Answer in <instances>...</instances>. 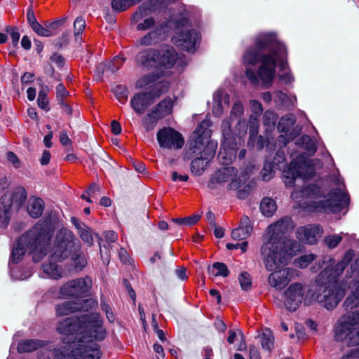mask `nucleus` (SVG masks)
<instances>
[{
	"mask_svg": "<svg viewBox=\"0 0 359 359\" xmlns=\"http://www.w3.org/2000/svg\"><path fill=\"white\" fill-rule=\"evenodd\" d=\"M346 342L348 346L359 345V327L353 328Z\"/></svg>",
	"mask_w": 359,
	"mask_h": 359,
	"instance_id": "obj_54",
	"label": "nucleus"
},
{
	"mask_svg": "<svg viewBox=\"0 0 359 359\" xmlns=\"http://www.w3.org/2000/svg\"><path fill=\"white\" fill-rule=\"evenodd\" d=\"M221 128L224 140L217 158L222 164L229 165L236 159L242 138L240 133L237 135L232 131L229 121H223Z\"/></svg>",
	"mask_w": 359,
	"mask_h": 359,
	"instance_id": "obj_10",
	"label": "nucleus"
},
{
	"mask_svg": "<svg viewBox=\"0 0 359 359\" xmlns=\"http://www.w3.org/2000/svg\"><path fill=\"white\" fill-rule=\"evenodd\" d=\"M277 121L276 114L271 111H266L263 114L262 121L263 124L267 127L266 130L273 129Z\"/></svg>",
	"mask_w": 359,
	"mask_h": 359,
	"instance_id": "obj_43",
	"label": "nucleus"
},
{
	"mask_svg": "<svg viewBox=\"0 0 359 359\" xmlns=\"http://www.w3.org/2000/svg\"><path fill=\"white\" fill-rule=\"evenodd\" d=\"M238 280H239L241 287L243 290L247 291V290L251 289V287H252L251 277L248 272L243 271V272L241 273V274L238 276Z\"/></svg>",
	"mask_w": 359,
	"mask_h": 359,
	"instance_id": "obj_48",
	"label": "nucleus"
},
{
	"mask_svg": "<svg viewBox=\"0 0 359 359\" xmlns=\"http://www.w3.org/2000/svg\"><path fill=\"white\" fill-rule=\"evenodd\" d=\"M74 246L71 248V259L76 270L81 271L87 264V259L84 254L81 251L79 243H76L73 239Z\"/></svg>",
	"mask_w": 359,
	"mask_h": 359,
	"instance_id": "obj_30",
	"label": "nucleus"
},
{
	"mask_svg": "<svg viewBox=\"0 0 359 359\" xmlns=\"http://www.w3.org/2000/svg\"><path fill=\"white\" fill-rule=\"evenodd\" d=\"M294 227L292 218L286 216L267 228L261 247V254L268 271L276 269L278 263L287 264L301 250L302 245L297 241L283 239L284 234Z\"/></svg>",
	"mask_w": 359,
	"mask_h": 359,
	"instance_id": "obj_3",
	"label": "nucleus"
},
{
	"mask_svg": "<svg viewBox=\"0 0 359 359\" xmlns=\"http://www.w3.org/2000/svg\"><path fill=\"white\" fill-rule=\"evenodd\" d=\"M7 32L11 35L13 44L15 46L18 45L20 39V34L16 27H9L7 29Z\"/></svg>",
	"mask_w": 359,
	"mask_h": 359,
	"instance_id": "obj_58",
	"label": "nucleus"
},
{
	"mask_svg": "<svg viewBox=\"0 0 359 359\" xmlns=\"http://www.w3.org/2000/svg\"><path fill=\"white\" fill-rule=\"evenodd\" d=\"M60 142L63 146H66V151L72 149V142L69 139L66 131H62L60 134Z\"/></svg>",
	"mask_w": 359,
	"mask_h": 359,
	"instance_id": "obj_56",
	"label": "nucleus"
},
{
	"mask_svg": "<svg viewBox=\"0 0 359 359\" xmlns=\"http://www.w3.org/2000/svg\"><path fill=\"white\" fill-rule=\"evenodd\" d=\"M347 265V262L344 260L337 263L333 268L325 269L320 273V276L321 277L327 276L328 278V281L326 283H324L323 284H318V285H336L337 288L344 292V290L341 288L336 282V278L344 271L346 266ZM345 294V292H344V295Z\"/></svg>",
	"mask_w": 359,
	"mask_h": 359,
	"instance_id": "obj_25",
	"label": "nucleus"
},
{
	"mask_svg": "<svg viewBox=\"0 0 359 359\" xmlns=\"http://www.w3.org/2000/svg\"><path fill=\"white\" fill-rule=\"evenodd\" d=\"M94 305V302L89 299H79L76 302L67 301L55 307L56 314L58 316L69 315L79 311H88Z\"/></svg>",
	"mask_w": 359,
	"mask_h": 359,
	"instance_id": "obj_19",
	"label": "nucleus"
},
{
	"mask_svg": "<svg viewBox=\"0 0 359 359\" xmlns=\"http://www.w3.org/2000/svg\"><path fill=\"white\" fill-rule=\"evenodd\" d=\"M153 101L151 94L147 93H139L135 94L130 100V105L133 110L139 114H142L146 109L151 104Z\"/></svg>",
	"mask_w": 359,
	"mask_h": 359,
	"instance_id": "obj_26",
	"label": "nucleus"
},
{
	"mask_svg": "<svg viewBox=\"0 0 359 359\" xmlns=\"http://www.w3.org/2000/svg\"><path fill=\"white\" fill-rule=\"evenodd\" d=\"M259 129V120L258 118L251 115L249 118V140L248 144H250L251 142L253 141V138L257 137V135L258 134Z\"/></svg>",
	"mask_w": 359,
	"mask_h": 359,
	"instance_id": "obj_41",
	"label": "nucleus"
},
{
	"mask_svg": "<svg viewBox=\"0 0 359 359\" xmlns=\"http://www.w3.org/2000/svg\"><path fill=\"white\" fill-rule=\"evenodd\" d=\"M273 165L271 163H265L261 171V177L263 181L267 182L273 177Z\"/></svg>",
	"mask_w": 359,
	"mask_h": 359,
	"instance_id": "obj_52",
	"label": "nucleus"
},
{
	"mask_svg": "<svg viewBox=\"0 0 359 359\" xmlns=\"http://www.w3.org/2000/svg\"><path fill=\"white\" fill-rule=\"evenodd\" d=\"M342 238L339 235H332L325 237V241L330 248H334L341 242Z\"/></svg>",
	"mask_w": 359,
	"mask_h": 359,
	"instance_id": "obj_55",
	"label": "nucleus"
},
{
	"mask_svg": "<svg viewBox=\"0 0 359 359\" xmlns=\"http://www.w3.org/2000/svg\"><path fill=\"white\" fill-rule=\"evenodd\" d=\"M133 5L132 0H112L111 1L112 9L118 12L124 11Z\"/></svg>",
	"mask_w": 359,
	"mask_h": 359,
	"instance_id": "obj_46",
	"label": "nucleus"
},
{
	"mask_svg": "<svg viewBox=\"0 0 359 359\" xmlns=\"http://www.w3.org/2000/svg\"><path fill=\"white\" fill-rule=\"evenodd\" d=\"M252 231L250 218L248 216H243L239 226L232 231L231 237L236 241L245 240L250 236Z\"/></svg>",
	"mask_w": 359,
	"mask_h": 359,
	"instance_id": "obj_27",
	"label": "nucleus"
},
{
	"mask_svg": "<svg viewBox=\"0 0 359 359\" xmlns=\"http://www.w3.org/2000/svg\"><path fill=\"white\" fill-rule=\"evenodd\" d=\"M32 29L34 32H35L38 35L41 36L48 37L52 35V32L47 27L45 28L42 25H41L39 22H36L32 27Z\"/></svg>",
	"mask_w": 359,
	"mask_h": 359,
	"instance_id": "obj_53",
	"label": "nucleus"
},
{
	"mask_svg": "<svg viewBox=\"0 0 359 359\" xmlns=\"http://www.w3.org/2000/svg\"><path fill=\"white\" fill-rule=\"evenodd\" d=\"M86 27V22L82 17L76 18L74 22V36L76 40H78L79 36L82 34Z\"/></svg>",
	"mask_w": 359,
	"mask_h": 359,
	"instance_id": "obj_50",
	"label": "nucleus"
},
{
	"mask_svg": "<svg viewBox=\"0 0 359 359\" xmlns=\"http://www.w3.org/2000/svg\"><path fill=\"white\" fill-rule=\"evenodd\" d=\"M295 144L304 149L309 156H312L316 151L317 147L314 141L307 135H304L296 140Z\"/></svg>",
	"mask_w": 359,
	"mask_h": 359,
	"instance_id": "obj_33",
	"label": "nucleus"
},
{
	"mask_svg": "<svg viewBox=\"0 0 359 359\" xmlns=\"http://www.w3.org/2000/svg\"><path fill=\"white\" fill-rule=\"evenodd\" d=\"M113 92L120 103L125 104L127 102L129 92L125 86L121 85L116 86L113 89Z\"/></svg>",
	"mask_w": 359,
	"mask_h": 359,
	"instance_id": "obj_44",
	"label": "nucleus"
},
{
	"mask_svg": "<svg viewBox=\"0 0 359 359\" xmlns=\"http://www.w3.org/2000/svg\"><path fill=\"white\" fill-rule=\"evenodd\" d=\"M38 105L40 108L45 111H48L50 109L48 107V100L47 98L46 93L41 90L39 93V96L37 99Z\"/></svg>",
	"mask_w": 359,
	"mask_h": 359,
	"instance_id": "obj_51",
	"label": "nucleus"
},
{
	"mask_svg": "<svg viewBox=\"0 0 359 359\" xmlns=\"http://www.w3.org/2000/svg\"><path fill=\"white\" fill-rule=\"evenodd\" d=\"M160 78L158 73L151 72L144 74L136 81V87L138 88H147L156 82Z\"/></svg>",
	"mask_w": 359,
	"mask_h": 359,
	"instance_id": "obj_35",
	"label": "nucleus"
},
{
	"mask_svg": "<svg viewBox=\"0 0 359 359\" xmlns=\"http://www.w3.org/2000/svg\"><path fill=\"white\" fill-rule=\"evenodd\" d=\"M56 95L58 100H64L69 95V92L62 83H60L56 87Z\"/></svg>",
	"mask_w": 359,
	"mask_h": 359,
	"instance_id": "obj_57",
	"label": "nucleus"
},
{
	"mask_svg": "<svg viewBox=\"0 0 359 359\" xmlns=\"http://www.w3.org/2000/svg\"><path fill=\"white\" fill-rule=\"evenodd\" d=\"M320 188L316 184H308L301 189H295L292 192V197L296 199L300 198H320L322 196Z\"/></svg>",
	"mask_w": 359,
	"mask_h": 359,
	"instance_id": "obj_28",
	"label": "nucleus"
},
{
	"mask_svg": "<svg viewBox=\"0 0 359 359\" xmlns=\"http://www.w3.org/2000/svg\"><path fill=\"white\" fill-rule=\"evenodd\" d=\"M57 330L66 337L69 344L53 348V359H100L102 351L97 341L107 336L103 320L99 313H86L76 318H67L60 322Z\"/></svg>",
	"mask_w": 359,
	"mask_h": 359,
	"instance_id": "obj_1",
	"label": "nucleus"
},
{
	"mask_svg": "<svg viewBox=\"0 0 359 359\" xmlns=\"http://www.w3.org/2000/svg\"><path fill=\"white\" fill-rule=\"evenodd\" d=\"M74 234L72 231L63 228L60 230L56 237V246L53 253L48 257V262L41 265L43 271L53 279H59L62 277L61 269L56 264L67 258L71 252V248L74 246Z\"/></svg>",
	"mask_w": 359,
	"mask_h": 359,
	"instance_id": "obj_6",
	"label": "nucleus"
},
{
	"mask_svg": "<svg viewBox=\"0 0 359 359\" xmlns=\"http://www.w3.org/2000/svg\"><path fill=\"white\" fill-rule=\"evenodd\" d=\"M169 89V83L165 81H161L155 83L152 88L148 92L151 94L152 99L159 97L163 93L167 92Z\"/></svg>",
	"mask_w": 359,
	"mask_h": 359,
	"instance_id": "obj_36",
	"label": "nucleus"
},
{
	"mask_svg": "<svg viewBox=\"0 0 359 359\" xmlns=\"http://www.w3.org/2000/svg\"><path fill=\"white\" fill-rule=\"evenodd\" d=\"M342 187L332 190L325 200L313 201L311 206L314 210L323 212H339L349 204V196L345 192Z\"/></svg>",
	"mask_w": 359,
	"mask_h": 359,
	"instance_id": "obj_12",
	"label": "nucleus"
},
{
	"mask_svg": "<svg viewBox=\"0 0 359 359\" xmlns=\"http://www.w3.org/2000/svg\"><path fill=\"white\" fill-rule=\"evenodd\" d=\"M124 62L125 58L123 56L116 55L109 62L108 69L111 72H115L122 67Z\"/></svg>",
	"mask_w": 359,
	"mask_h": 359,
	"instance_id": "obj_49",
	"label": "nucleus"
},
{
	"mask_svg": "<svg viewBox=\"0 0 359 359\" xmlns=\"http://www.w3.org/2000/svg\"><path fill=\"white\" fill-rule=\"evenodd\" d=\"M343 316L337 323L334 327V339L338 341H347L353 327L348 321L343 323Z\"/></svg>",
	"mask_w": 359,
	"mask_h": 359,
	"instance_id": "obj_29",
	"label": "nucleus"
},
{
	"mask_svg": "<svg viewBox=\"0 0 359 359\" xmlns=\"http://www.w3.org/2000/svg\"><path fill=\"white\" fill-rule=\"evenodd\" d=\"M190 21L187 18H181L175 22L176 33L172 41L184 50L194 52L200 41V35L196 29L190 28Z\"/></svg>",
	"mask_w": 359,
	"mask_h": 359,
	"instance_id": "obj_11",
	"label": "nucleus"
},
{
	"mask_svg": "<svg viewBox=\"0 0 359 359\" xmlns=\"http://www.w3.org/2000/svg\"><path fill=\"white\" fill-rule=\"evenodd\" d=\"M156 64L158 67L165 69L172 68L177 60V53L174 48L170 46L156 49Z\"/></svg>",
	"mask_w": 359,
	"mask_h": 359,
	"instance_id": "obj_22",
	"label": "nucleus"
},
{
	"mask_svg": "<svg viewBox=\"0 0 359 359\" xmlns=\"http://www.w3.org/2000/svg\"><path fill=\"white\" fill-rule=\"evenodd\" d=\"M217 147V142H208L200 152L193 153L188 149L185 154V158L189 159L196 157L191 163V172L196 175H201L205 170L208 164L215 157Z\"/></svg>",
	"mask_w": 359,
	"mask_h": 359,
	"instance_id": "obj_13",
	"label": "nucleus"
},
{
	"mask_svg": "<svg viewBox=\"0 0 359 359\" xmlns=\"http://www.w3.org/2000/svg\"><path fill=\"white\" fill-rule=\"evenodd\" d=\"M156 49L148 48L139 52L135 60L137 67L144 70L157 67Z\"/></svg>",
	"mask_w": 359,
	"mask_h": 359,
	"instance_id": "obj_23",
	"label": "nucleus"
},
{
	"mask_svg": "<svg viewBox=\"0 0 359 359\" xmlns=\"http://www.w3.org/2000/svg\"><path fill=\"white\" fill-rule=\"evenodd\" d=\"M210 126L211 121L207 118L198 125L189 140V150L191 151L198 153L208 142H215L212 140H210L211 135Z\"/></svg>",
	"mask_w": 359,
	"mask_h": 359,
	"instance_id": "obj_14",
	"label": "nucleus"
},
{
	"mask_svg": "<svg viewBox=\"0 0 359 359\" xmlns=\"http://www.w3.org/2000/svg\"><path fill=\"white\" fill-rule=\"evenodd\" d=\"M6 157L8 161L13 164L15 168L20 167V161L18 156L12 151L7 152Z\"/></svg>",
	"mask_w": 359,
	"mask_h": 359,
	"instance_id": "obj_60",
	"label": "nucleus"
},
{
	"mask_svg": "<svg viewBox=\"0 0 359 359\" xmlns=\"http://www.w3.org/2000/svg\"><path fill=\"white\" fill-rule=\"evenodd\" d=\"M314 174L315 168L311 160L303 154L294 158L289 167L283 172L286 187L294 186L297 180L304 182L305 180L311 178Z\"/></svg>",
	"mask_w": 359,
	"mask_h": 359,
	"instance_id": "obj_8",
	"label": "nucleus"
},
{
	"mask_svg": "<svg viewBox=\"0 0 359 359\" xmlns=\"http://www.w3.org/2000/svg\"><path fill=\"white\" fill-rule=\"evenodd\" d=\"M208 273L214 276L227 277L229 271L225 264L222 262H215L212 267L208 268Z\"/></svg>",
	"mask_w": 359,
	"mask_h": 359,
	"instance_id": "obj_38",
	"label": "nucleus"
},
{
	"mask_svg": "<svg viewBox=\"0 0 359 359\" xmlns=\"http://www.w3.org/2000/svg\"><path fill=\"white\" fill-rule=\"evenodd\" d=\"M285 45L280 43L273 33H265L257 36L255 39V47L248 48L243 60L248 65H255L260 63L257 72L248 68L245 74L250 83L257 85L262 81L265 88L269 87L276 75L277 62H280V68L285 70L287 64L283 57L286 55Z\"/></svg>",
	"mask_w": 359,
	"mask_h": 359,
	"instance_id": "obj_2",
	"label": "nucleus"
},
{
	"mask_svg": "<svg viewBox=\"0 0 359 359\" xmlns=\"http://www.w3.org/2000/svg\"><path fill=\"white\" fill-rule=\"evenodd\" d=\"M92 287V280L89 276L68 281L60 287V294L65 297H85Z\"/></svg>",
	"mask_w": 359,
	"mask_h": 359,
	"instance_id": "obj_15",
	"label": "nucleus"
},
{
	"mask_svg": "<svg viewBox=\"0 0 359 359\" xmlns=\"http://www.w3.org/2000/svg\"><path fill=\"white\" fill-rule=\"evenodd\" d=\"M316 258L313 254L304 255L294 260L295 266L304 269L307 267Z\"/></svg>",
	"mask_w": 359,
	"mask_h": 359,
	"instance_id": "obj_47",
	"label": "nucleus"
},
{
	"mask_svg": "<svg viewBox=\"0 0 359 359\" xmlns=\"http://www.w3.org/2000/svg\"><path fill=\"white\" fill-rule=\"evenodd\" d=\"M200 219L199 215H192L187 217H184V224L187 226H192L196 224Z\"/></svg>",
	"mask_w": 359,
	"mask_h": 359,
	"instance_id": "obj_62",
	"label": "nucleus"
},
{
	"mask_svg": "<svg viewBox=\"0 0 359 359\" xmlns=\"http://www.w3.org/2000/svg\"><path fill=\"white\" fill-rule=\"evenodd\" d=\"M150 13V8L144 4L139 6L138 10L132 18V22L137 24L136 29L138 31H147L154 28L141 39L140 43L142 46H151L156 43L161 35V29L154 27L156 21L153 17H149Z\"/></svg>",
	"mask_w": 359,
	"mask_h": 359,
	"instance_id": "obj_9",
	"label": "nucleus"
},
{
	"mask_svg": "<svg viewBox=\"0 0 359 359\" xmlns=\"http://www.w3.org/2000/svg\"><path fill=\"white\" fill-rule=\"evenodd\" d=\"M323 233V230L319 224H309L297 228L296 237L299 241L313 245L316 243L317 239L322 236Z\"/></svg>",
	"mask_w": 359,
	"mask_h": 359,
	"instance_id": "obj_21",
	"label": "nucleus"
},
{
	"mask_svg": "<svg viewBox=\"0 0 359 359\" xmlns=\"http://www.w3.org/2000/svg\"><path fill=\"white\" fill-rule=\"evenodd\" d=\"M248 146H252V147H256L257 149L260 150L264 147V142L262 136H257V137L253 138V141Z\"/></svg>",
	"mask_w": 359,
	"mask_h": 359,
	"instance_id": "obj_61",
	"label": "nucleus"
},
{
	"mask_svg": "<svg viewBox=\"0 0 359 359\" xmlns=\"http://www.w3.org/2000/svg\"><path fill=\"white\" fill-rule=\"evenodd\" d=\"M172 101L171 98L166 97L161 101L145 117L144 127L149 131L154 128L158 120L170 114L172 110Z\"/></svg>",
	"mask_w": 359,
	"mask_h": 359,
	"instance_id": "obj_16",
	"label": "nucleus"
},
{
	"mask_svg": "<svg viewBox=\"0 0 359 359\" xmlns=\"http://www.w3.org/2000/svg\"><path fill=\"white\" fill-rule=\"evenodd\" d=\"M284 304L290 311H296L304 303L309 306L314 302L323 304L327 310L334 309L344 297V292L334 285L316 284L306 290L300 283L291 284L284 292Z\"/></svg>",
	"mask_w": 359,
	"mask_h": 359,
	"instance_id": "obj_4",
	"label": "nucleus"
},
{
	"mask_svg": "<svg viewBox=\"0 0 359 359\" xmlns=\"http://www.w3.org/2000/svg\"><path fill=\"white\" fill-rule=\"evenodd\" d=\"M34 74L30 72H25L21 76V83L22 84L29 83L34 81Z\"/></svg>",
	"mask_w": 359,
	"mask_h": 359,
	"instance_id": "obj_63",
	"label": "nucleus"
},
{
	"mask_svg": "<svg viewBox=\"0 0 359 359\" xmlns=\"http://www.w3.org/2000/svg\"><path fill=\"white\" fill-rule=\"evenodd\" d=\"M280 264L285 265L286 264L278 263V267L273 271L268 278V283L272 287L277 290L283 289L290 282V276L294 273L295 270L291 268H285L280 270H276L279 268Z\"/></svg>",
	"mask_w": 359,
	"mask_h": 359,
	"instance_id": "obj_20",
	"label": "nucleus"
},
{
	"mask_svg": "<svg viewBox=\"0 0 359 359\" xmlns=\"http://www.w3.org/2000/svg\"><path fill=\"white\" fill-rule=\"evenodd\" d=\"M250 359H261L259 352L257 347L250 346L249 348Z\"/></svg>",
	"mask_w": 359,
	"mask_h": 359,
	"instance_id": "obj_64",
	"label": "nucleus"
},
{
	"mask_svg": "<svg viewBox=\"0 0 359 359\" xmlns=\"http://www.w3.org/2000/svg\"><path fill=\"white\" fill-rule=\"evenodd\" d=\"M229 182L227 188L229 190H237V196L241 199L245 198L251 191L250 184L244 185L241 177H238V170L234 167H226L217 170L208 182L210 189H215L217 184Z\"/></svg>",
	"mask_w": 359,
	"mask_h": 359,
	"instance_id": "obj_7",
	"label": "nucleus"
},
{
	"mask_svg": "<svg viewBox=\"0 0 359 359\" xmlns=\"http://www.w3.org/2000/svg\"><path fill=\"white\" fill-rule=\"evenodd\" d=\"M27 201V191L23 187H18L15 189L12 196L11 205H16L18 208L22 207Z\"/></svg>",
	"mask_w": 359,
	"mask_h": 359,
	"instance_id": "obj_37",
	"label": "nucleus"
},
{
	"mask_svg": "<svg viewBox=\"0 0 359 359\" xmlns=\"http://www.w3.org/2000/svg\"><path fill=\"white\" fill-rule=\"evenodd\" d=\"M261 344L264 349L270 351L274 346L273 337L269 330H266L261 335Z\"/></svg>",
	"mask_w": 359,
	"mask_h": 359,
	"instance_id": "obj_42",
	"label": "nucleus"
},
{
	"mask_svg": "<svg viewBox=\"0 0 359 359\" xmlns=\"http://www.w3.org/2000/svg\"><path fill=\"white\" fill-rule=\"evenodd\" d=\"M44 210V202L39 197L32 196L29 200L27 212L33 218H39Z\"/></svg>",
	"mask_w": 359,
	"mask_h": 359,
	"instance_id": "obj_32",
	"label": "nucleus"
},
{
	"mask_svg": "<svg viewBox=\"0 0 359 359\" xmlns=\"http://www.w3.org/2000/svg\"><path fill=\"white\" fill-rule=\"evenodd\" d=\"M157 140L161 147L170 149H181L184 142L182 135L170 127L161 129L157 133Z\"/></svg>",
	"mask_w": 359,
	"mask_h": 359,
	"instance_id": "obj_18",
	"label": "nucleus"
},
{
	"mask_svg": "<svg viewBox=\"0 0 359 359\" xmlns=\"http://www.w3.org/2000/svg\"><path fill=\"white\" fill-rule=\"evenodd\" d=\"M78 233L83 242L88 243L90 246L93 244V238L90 227L86 225L83 226L78 230Z\"/></svg>",
	"mask_w": 359,
	"mask_h": 359,
	"instance_id": "obj_45",
	"label": "nucleus"
},
{
	"mask_svg": "<svg viewBox=\"0 0 359 359\" xmlns=\"http://www.w3.org/2000/svg\"><path fill=\"white\" fill-rule=\"evenodd\" d=\"M243 113V104L240 102H236L231 109V117H232L233 116H234L236 117L240 116L242 115Z\"/></svg>",
	"mask_w": 359,
	"mask_h": 359,
	"instance_id": "obj_59",
	"label": "nucleus"
},
{
	"mask_svg": "<svg viewBox=\"0 0 359 359\" xmlns=\"http://www.w3.org/2000/svg\"><path fill=\"white\" fill-rule=\"evenodd\" d=\"M11 203L8 201L4 203V198L0 201V224L6 225L10 219Z\"/></svg>",
	"mask_w": 359,
	"mask_h": 359,
	"instance_id": "obj_39",
	"label": "nucleus"
},
{
	"mask_svg": "<svg viewBox=\"0 0 359 359\" xmlns=\"http://www.w3.org/2000/svg\"><path fill=\"white\" fill-rule=\"evenodd\" d=\"M51 238L52 232L46 225L36 224L17 240L11 252V262H20L27 250L33 255L34 262H40L47 253Z\"/></svg>",
	"mask_w": 359,
	"mask_h": 359,
	"instance_id": "obj_5",
	"label": "nucleus"
},
{
	"mask_svg": "<svg viewBox=\"0 0 359 359\" xmlns=\"http://www.w3.org/2000/svg\"><path fill=\"white\" fill-rule=\"evenodd\" d=\"M349 288L352 294L346 299L344 303L346 310L352 309L359 303V278L353 280L349 284Z\"/></svg>",
	"mask_w": 359,
	"mask_h": 359,
	"instance_id": "obj_31",
	"label": "nucleus"
},
{
	"mask_svg": "<svg viewBox=\"0 0 359 359\" xmlns=\"http://www.w3.org/2000/svg\"><path fill=\"white\" fill-rule=\"evenodd\" d=\"M39 348H42L38 352V356L40 359L53 358V348H55L53 345L46 344L45 341L38 339H26L19 341L18 345V351L20 353H28L37 350Z\"/></svg>",
	"mask_w": 359,
	"mask_h": 359,
	"instance_id": "obj_17",
	"label": "nucleus"
},
{
	"mask_svg": "<svg viewBox=\"0 0 359 359\" xmlns=\"http://www.w3.org/2000/svg\"><path fill=\"white\" fill-rule=\"evenodd\" d=\"M277 206L275 201L270 198H264L260 203V210L266 217H271L276 211Z\"/></svg>",
	"mask_w": 359,
	"mask_h": 359,
	"instance_id": "obj_34",
	"label": "nucleus"
},
{
	"mask_svg": "<svg viewBox=\"0 0 359 359\" xmlns=\"http://www.w3.org/2000/svg\"><path fill=\"white\" fill-rule=\"evenodd\" d=\"M295 119L292 116H286L280 119L278 123V129L280 132L285 133L280 135L277 139V142L280 147H285L287 143L293 140L292 134H288L287 132L293 127Z\"/></svg>",
	"mask_w": 359,
	"mask_h": 359,
	"instance_id": "obj_24",
	"label": "nucleus"
},
{
	"mask_svg": "<svg viewBox=\"0 0 359 359\" xmlns=\"http://www.w3.org/2000/svg\"><path fill=\"white\" fill-rule=\"evenodd\" d=\"M353 311H348L346 314L343 316V323L348 321L351 325L354 327L359 324V307L358 305L356 306H353L351 309Z\"/></svg>",
	"mask_w": 359,
	"mask_h": 359,
	"instance_id": "obj_40",
	"label": "nucleus"
}]
</instances>
